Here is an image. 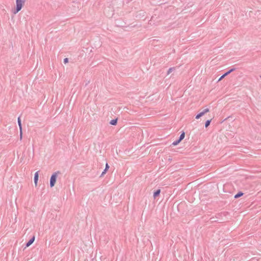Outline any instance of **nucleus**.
<instances>
[{
  "instance_id": "10",
  "label": "nucleus",
  "mask_w": 261,
  "mask_h": 261,
  "mask_svg": "<svg viewBox=\"0 0 261 261\" xmlns=\"http://www.w3.org/2000/svg\"><path fill=\"white\" fill-rule=\"evenodd\" d=\"M243 195V193H242V192H240L239 193H238L237 194L235 195H234V198H238L241 196H242V195Z\"/></svg>"
},
{
  "instance_id": "3",
  "label": "nucleus",
  "mask_w": 261,
  "mask_h": 261,
  "mask_svg": "<svg viewBox=\"0 0 261 261\" xmlns=\"http://www.w3.org/2000/svg\"><path fill=\"white\" fill-rule=\"evenodd\" d=\"M210 112V109L208 108L204 109L202 112L198 114L196 117L195 118L196 119H199L201 117L203 116L205 114L208 113Z\"/></svg>"
},
{
  "instance_id": "7",
  "label": "nucleus",
  "mask_w": 261,
  "mask_h": 261,
  "mask_svg": "<svg viewBox=\"0 0 261 261\" xmlns=\"http://www.w3.org/2000/svg\"><path fill=\"white\" fill-rule=\"evenodd\" d=\"M232 71V70H229V71L227 72L226 73H225L224 74H223V75H222L220 78L219 79V81H221L222 79H223L225 76H226L227 74H228L229 73H230L231 71Z\"/></svg>"
},
{
  "instance_id": "14",
  "label": "nucleus",
  "mask_w": 261,
  "mask_h": 261,
  "mask_svg": "<svg viewBox=\"0 0 261 261\" xmlns=\"http://www.w3.org/2000/svg\"><path fill=\"white\" fill-rule=\"evenodd\" d=\"M180 141H179V140H178L177 141H175L173 143V145L175 146L176 145H177Z\"/></svg>"
},
{
  "instance_id": "5",
  "label": "nucleus",
  "mask_w": 261,
  "mask_h": 261,
  "mask_svg": "<svg viewBox=\"0 0 261 261\" xmlns=\"http://www.w3.org/2000/svg\"><path fill=\"white\" fill-rule=\"evenodd\" d=\"M34 240L35 237H33L27 243L26 246L27 247H29L34 242Z\"/></svg>"
},
{
  "instance_id": "12",
  "label": "nucleus",
  "mask_w": 261,
  "mask_h": 261,
  "mask_svg": "<svg viewBox=\"0 0 261 261\" xmlns=\"http://www.w3.org/2000/svg\"><path fill=\"white\" fill-rule=\"evenodd\" d=\"M211 120H207L205 122V126L206 127H208L209 126V125L210 124V123H211Z\"/></svg>"
},
{
  "instance_id": "11",
  "label": "nucleus",
  "mask_w": 261,
  "mask_h": 261,
  "mask_svg": "<svg viewBox=\"0 0 261 261\" xmlns=\"http://www.w3.org/2000/svg\"><path fill=\"white\" fill-rule=\"evenodd\" d=\"M184 138H185V133L183 132L180 136L179 139H178L179 141H181L182 139H184Z\"/></svg>"
},
{
  "instance_id": "6",
  "label": "nucleus",
  "mask_w": 261,
  "mask_h": 261,
  "mask_svg": "<svg viewBox=\"0 0 261 261\" xmlns=\"http://www.w3.org/2000/svg\"><path fill=\"white\" fill-rule=\"evenodd\" d=\"M161 193V190L159 189L156 190L153 194V197L154 198H155L157 196H158Z\"/></svg>"
},
{
  "instance_id": "16",
  "label": "nucleus",
  "mask_w": 261,
  "mask_h": 261,
  "mask_svg": "<svg viewBox=\"0 0 261 261\" xmlns=\"http://www.w3.org/2000/svg\"><path fill=\"white\" fill-rule=\"evenodd\" d=\"M64 63H65V64H66V63H68V59L67 58H65V59H64Z\"/></svg>"
},
{
  "instance_id": "9",
  "label": "nucleus",
  "mask_w": 261,
  "mask_h": 261,
  "mask_svg": "<svg viewBox=\"0 0 261 261\" xmlns=\"http://www.w3.org/2000/svg\"><path fill=\"white\" fill-rule=\"evenodd\" d=\"M18 125H19V129L21 130L22 129V126H21V120H20V119L19 117L18 118Z\"/></svg>"
},
{
  "instance_id": "4",
  "label": "nucleus",
  "mask_w": 261,
  "mask_h": 261,
  "mask_svg": "<svg viewBox=\"0 0 261 261\" xmlns=\"http://www.w3.org/2000/svg\"><path fill=\"white\" fill-rule=\"evenodd\" d=\"M38 178H39V172H38V171H37L35 173V176H34V183H35L36 187L37 186Z\"/></svg>"
},
{
  "instance_id": "13",
  "label": "nucleus",
  "mask_w": 261,
  "mask_h": 261,
  "mask_svg": "<svg viewBox=\"0 0 261 261\" xmlns=\"http://www.w3.org/2000/svg\"><path fill=\"white\" fill-rule=\"evenodd\" d=\"M174 71V68H170L168 72H167V74H169L170 73H171L172 72H173Z\"/></svg>"
},
{
  "instance_id": "15",
  "label": "nucleus",
  "mask_w": 261,
  "mask_h": 261,
  "mask_svg": "<svg viewBox=\"0 0 261 261\" xmlns=\"http://www.w3.org/2000/svg\"><path fill=\"white\" fill-rule=\"evenodd\" d=\"M22 137V129L20 130V139H21Z\"/></svg>"
},
{
  "instance_id": "1",
  "label": "nucleus",
  "mask_w": 261,
  "mask_h": 261,
  "mask_svg": "<svg viewBox=\"0 0 261 261\" xmlns=\"http://www.w3.org/2000/svg\"><path fill=\"white\" fill-rule=\"evenodd\" d=\"M25 0H16V11L14 12V14H16L21 9Z\"/></svg>"
},
{
  "instance_id": "8",
  "label": "nucleus",
  "mask_w": 261,
  "mask_h": 261,
  "mask_svg": "<svg viewBox=\"0 0 261 261\" xmlns=\"http://www.w3.org/2000/svg\"><path fill=\"white\" fill-rule=\"evenodd\" d=\"M117 123V119H113L112 120L110 123L111 124V125H116Z\"/></svg>"
},
{
  "instance_id": "17",
  "label": "nucleus",
  "mask_w": 261,
  "mask_h": 261,
  "mask_svg": "<svg viewBox=\"0 0 261 261\" xmlns=\"http://www.w3.org/2000/svg\"><path fill=\"white\" fill-rule=\"evenodd\" d=\"M109 168V166H108V165L107 164H106V170H107V168Z\"/></svg>"
},
{
  "instance_id": "2",
  "label": "nucleus",
  "mask_w": 261,
  "mask_h": 261,
  "mask_svg": "<svg viewBox=\"0 0 261 261\" xmlns=\"http://www.w3.org/2000/svg\"><path fill=\"white\" fill-rule=\"evenodd\" d=\"M57 177V174L56 173L53 174L50 178V186L51 187H53L55 186L56 182V179Z\"/></svg>"
}]
</instances>
